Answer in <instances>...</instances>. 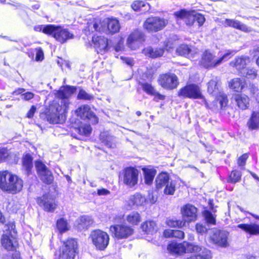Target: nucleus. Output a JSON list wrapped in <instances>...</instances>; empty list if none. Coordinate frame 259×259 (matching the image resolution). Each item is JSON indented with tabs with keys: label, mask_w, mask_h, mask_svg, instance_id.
<instances>
[{
	"label": "nucleus",
	"mask_w": 259,
	"mask_h": 259,
	"mask_svg": "<svg viewBox=\"0 0 259 259\" xmlns=\"http://www.w3.org/2000/svg\"><path fill=\"white\" fill-rule=\"evenodd\" d=\"M45 33L52 34L59 42L63 44L69 39L73 38V34L67 29L63 28L60 26L47 25L44 29Z\"/></svg>",
	"instance_id": "obj_5"
},
{
	"label": "nucleus",
	"mask_w": 259,
	"mask_h": 259,
	"mask_svg": "<svg viewBox=\"0 0 259 259\" xmlns=\"http://www.w3.org/2000/svg\"><path fill=\"white\" fill-rule=\"evenodd\" d=\"M169 181L168 175L166 172H161L156 178V187L158 189H161Z\"/></svg>",
	"instance_id": "obj_33"
},
{
	"label": "nucleus",
	"mask_w": 259,
	"mask_h": 259,
	"mask_svg": "<svg viewBox=\"0 0 259 259\" xmlns=\"http://www.w3.org/2000/svg\"><path fill=\"white\" fill-rule=\"evenodd\" d=\"M35 166L41 180L47 184H51L54 177L48 167L40 161H35Z\"/></svg>",
	"instance_id": "obj_15"
},
{
	"label": "nucleus",
	"mask_w": 259,
	"mask_h": 259,
	"mask_svg": "<svg viewBox=\"0 0 259 259\" xmlns=\"http://www.w3.org/2000/svg\"><path fill=\"white\" fill-rule=\"evenodd\" d=\"M228 235V232L226 231L215 229L213 231L210 238L215 244L222 247H227L229 246Z\"/></svg>",
	"instance_id": "obj_16"
},
{
	"label": "nucleus",
	"mask_w": 259,
	"mask_h": 259,
	"mask_svg": "<svg viewBox=\"0 0 259 259\" xmlns=\"http://www.w3.org/2000/svg\"><path fill=\"white\" fill-rule=\"evenodd\" d=\"M226 27H232L245 32L251 31V28L237 20L226 19L223 22Z\"/></svg>",
	"instance_id": "obj_26"
},
{
	"label": "nucleus",
	"mask_w": 259,
	"mask_h": 259,
	"mask_svg": "<svg viewBox=\"0 0 259 259\" xmlns=\"http://www.w3.org/2000/svg\"><path fill=\"white\" fill-rule=\"evenodd\" d=\"M110 230L118 239L127 238L134 233L133 227L125 224L112 225L110 227Z\"/></svg>",
	"instance_id": "obj_10"
},
{
	"label": "nucleus",
	"mask_w": 259,
	"mask_h": 259,
	"mask_svg": "<svg viewBox=\"0 0 259 259\" xmlns=\"http://www.w3.org/2000/svg\"><path fill=\"white\" fill-rule=\"evenodd\" d=\"M23 182L18 176L7 171L0 173V188L4 191L16 194L21 191Z\"/></svg>",
	"instance_id": "obj_1"
},
{
	"label": "nucleus",
	"mask_w": 259,
	"mask_h": 259,
	"mask_svg": "<svg viewBox=\"0 0 259 259\" xmlns=\"http://www.w3.org/2000/svg\"><path fill=\"white\" fill-rule=\"evenodd\" d=\"M173 231L174 230L170 229L166 230L164 231L163 235L167 238L173 237Z\"/></svg>",
	"instance_id": "obj_64"
},
{
	"label": "nucleus",
	"mask_w": 259,
	"mask_h": 259,
	"mask_svg": "<svg viewBox=\"0 0 259 259\" xmlns=\"http://www.w3.org/2000/svg\"><path fill=\"white\" fill-rule=\"evenodd\" d=\"M100 139L102 141V142L107 147L110 148L113 147L114 144L112 142L113 138L112 136L106 135L105 133H102L100 135Z\"/></svg>",
	"instance_id": "obj_45"
},
{
	"label": "nucleus",
	"mask_w": 259,
	"mask_h": 259,
	"mask_svg": "<svg viewBox=\"0 0 259 259\" xmlns=\"http://www.w3.org/2000/svg\"><path fill=\"white\" fill-rule=\"evenodd\" d=\"M144 175L145 182L147 185H151L156 174V170L154 168L144 167L142 168Z\"/></svg>",
	"instance_id": "obj_36"
},
{
	"label": "nucleus",
	"mask_w": 259,
	"mask_h": 259,
	"mask_svg": "<svg viewBox=\"0 0 259 259\" xmlns=\"http://www.w3.org/2000/svg\"><path fill=\"white\" fill-rule=\"evenodd\" d=\"M32 158L31 156L29 154H26L23 159V167L27 171V174L29 175L32 167Z\"/></svg>",
	"instance_id": "obj_41"
},
{
	"label": "nucleus",
	"mask_w": 259,
	"mask_h": 259,
	"mask_svg": "<svg viewBox=\"0 0 259 259\" xmlns=\"http://www.w3.org/2000/svg\"><path fill=\"white\" fill-rule=\"evenodd\" d=\"M199 249L197 251H190V253H197V256L201 259H211L212 258V254L211 251L205 248H202L198 245Z\"/></svg>",
	"instance_id": "obj_40"
},
{
	"label": "nucleus",
	"mask_w": 259,
	"mask_h": 259,
	"mask_svg": "<svg viewBox=\"0 0 259 259\" xmlns=\"http://www.w3.org/2000/svg\"><path fill=\"white\" fill-rule=\"evenodd\" d=\"M180 97L190 99H203L206 107H208L207 102L203 96L200 88L196 84H189L181 89L178 92Z\"/></svg>",
	"instance_id": "obj_6"
},
{
	"label": "nucleus",
	"mask_w": 259,
	"mask_h": 259,
	"mask_svg": "<svg viewBox=\"0 0 259 259\" xmlns=\"http://www.w3.org/2000/svg\"><path fill=\"white\" fill-rule=\"evenodd\" d=\"M36 54V61H42L44 59V53L42 49L40 48H37Z\"/></svg>",
	"instance_id": "obj_57"
},
{
	"label": "nucleus",
	"mask_w": 259,
	"mask_h": 259,
	"mask_svg": "<svg viewBox=\"0 0 259 259\" xmlns=\"http://www.w3.org/2000/svg\"><path fill=\"white\" fill-rule=\"evenodd\" d=\"M16 239L9 231L3 234L1 238L2 246L8 250L14 249L16 245Z\"/></svg>",
	"instance_id": "obj_21"
},
{
	"label": "nucleus",
	"mask_w": 259,
	"mask_h": 259,
	"mask_svg": "<svg viewBox=\"0 0 259 259\" xmlns=\"http://www.w3.org/2000/svg\"><path fill=\"white\" fill-rule=\"evenodd\" d=\"M249 130L253 131L259 128V105L253 111L247 123Z\"/></svg>",
	"instance_id": "obj_27"
},
{
	"label": "nucleus",
	"mask_w": 259,
	"mask_h": 259,
	"mask_svg": "<svg viewBox=\"0 0 259 259\" xmlns=\"http://www.w3.org/2000/svg\"><path fill=\"white\" fill-rule=\"evenodd\" d=\"M158 81L159 84L165 89H175L179 84L178 77L174 73L161 74L159 76Z\"/></svg>",
	"instance_id": "obj_14"
},
{
	"label": "nucleus",
	"mask_w": 259,
	"mask_h": 259,
	"mask_svg": "<svg viewBox=\"0 0 259 259\" xmlns=\"http://www.w3.org/2000/svg\"><path fill=\"white\" fill-rule=\"evenodd\" d=\"M37 202L40 206L47 211H53L56 207L54 199L49 195H45L38 198Z\"/></svg>",
	"instance_id": "obj_20"
},
{
	"label": "nucleus",
	"mask_w": 259,
	"mask_h": 259,
	"mask_svg": "<svg viewBox=\"0 0 259 259\" xmlns=\"http://www.w3.org/2000/svg\"><path fill=\"white\" fill-rule=\"evenodd\" d=\"M152 96H154V100H163L165 99L164 95H161L156 91H155L154 94H152Z\"/></svg>",
	"instance_id": "obj_62"
},
{
	"label": "nucleus",
	"mask_w": 259,
	"mask_h": 259,
	"mask_svg": "<svg viewBox=\"0 0 259 259\" xmlns=\"http://www.w3.org/2000/svg\"><path fill=\"white\" fill-rule=\"evenodd\" d=\"M247 90L249 91L250 95L255 99L258 105L259 104V89L254 84L250 83L247 87Z\"/></svg>",
	"instance_id": "obj_42"
},
{
	"label": "nucleus",
	"mask_w": 259,
	"mask_h": 259,
	"mask_svg": "<svg viewBox=\"0 0 259 259\" xmlns=\"http://www.w3.org/2000/svg\"><path fill=\"white\" fill-rule=\"evenodd\" d=\"M206 222L210 225H215L216 223L215 218L208 210H205L203 212Z\"/></svg>",
	"instance_id": "obj_48"
},
{
	"label": "nucleus",
	"mask_w": 259,
	"mask_h": 259,
	"mask_svg": "<svg viewBox=\"0 0 259 259\" xmlns=\"http://www.w3.org/2000/svg\"><path fill=\"white\" fill-rule=\"evenodd\" d=\"M237 227L251 235H259V225L255 223L240 224Z\"/></svg>",
	"instance_id": "obj_29"
},
{
	"label": "nucleus",
	"mask_w": 259,
	"mask_h": 259,
	"mask_svg": "<svg viewBox=\"0 0 259 259\" xmlns=\"http://www.w3.org/2000/svg\"><path fill=\"white\" fill-rule=\"evenodd\" d=\"M243 74H245V77L250 79H254L257 76L256 71L255 69H248L246 72H243Z\"/></svg>",
	"instance_id": "obj_53"
},
{
	"label": "nucleus",
	"mask_w": 259,
	"mask_h": 259,
	"mask_svg": "<svg viewBox=\"0 0 259 259\" xmlns=\"http://www.w3.org/2000/svg\"><path fill=\"white\" fill-rule=\"evenodd\" d=\"M241 178V173L237 170H233L229 177L228 182L230 183H235L238 182Z\"/></svg>",
	"instance_id": "obj_49"
},
{
	"label": "nucleus",
	"mask_w": 259,
	"mask_h": 259,
	"mask_svg": "<svg viewBox=\"0 0 259 259\" xmlns=\"http://www.w3.org/2000/svg\"><path fill=\"white\" fill-rule=\"evenodd\" d=\"M9 156V150L5 148L0 149V160L4 161Z\"/></svg>",
	"instance_id": "obj_55"
},
{
	"label": "nucleus",
	"mask_w": 259,
	"mask_h": 259,
	"mask_svg": "<svg viewBox=\"0 0 259 259\" xmlns=\"http://www.w3.org/2000/svg\"><path fill=\"white\" fill-rule=\"evenodd\" d=\"M76 247L77 242L75 239L71 238L68 239L64 242L61 249L60 257L62 259H74Z\"/></svg>",
	"instance_id": "obj_13"
},
{
	"label": "nucleus",
	"mask_w": 259,
	"mask_h": 259,
	"mask_svg": "<svg viewBox=\"0 0 259 259\" xmlns=\"http://www.w3.org/2000/svg\"><path fill=\"white\" fill-rule=\"evenodd\" d=\"M127 222L132 226L138 225L142 221L141 214L136 211H133L125 217Z\"/></svg>",
	"instance_id": "obj_31"
},
{
	"label": "nucleus",
	"mask_w": 259,
	"mask_h": 259,
	"mask_svg": "<svg viewBox=\"0 0 259 259\" xmlns=\"http://www.w3.org/2000/svg\"><path fill=\"white\" fill-rule=\"evenodd\" d=\"M168 23V20L158 17L147 18L144 23V29L148 32H157L162 29Z\"/></svg>",
	"instance_id": "obj_9"
},
{
	"label": "nucleus",
	"mask_w": 259,
	"mask_h": 259,
	"mask_svg": "<svg viewBox=\"0 0 259 259\" xmlns=\"http://www.w3.org/2000/svg\"><path fill=\"white\" fill-rule=\"evenodd\" d=\"M196 230L198 233L203 234L207 231V229L205 226L200 224H197L195 227Z\"/></svg>",
	"instance_id": "obj_56"
},
{
	"label": "nucleus",
	"mask_w": 259,
	"mask_h": 259,
	"mask_svg": "<svg viewBox=\"0 0 259 259\" xmlns=\"http://www.w3.org/2000/svg\"><path fill=\"white\" fill-rule=\"evenodd\" d=\"M103 23L101 24V27L97 22L91 23L89 25V30L91 32L100 31L103 32V29H104V27H103Z\"/></svg>",
	"instance_id": "obj_52"
},
{
	"label": "nucleus",
	"mask_w": 259,
	"mask_h": 259,
	"mask_svg": "<svg viewBox=\"0 0 259 259\" xmlns=\"http://www.w3.org/2000/svg\"><path fill=\"white\" fill-rule=\"evenodd\" d=\"M123 41L122 40H120L115 46L114 49L116 52H119L123 49Z\"/></svg>",
	"instance_id": "obj_60"
},
{
	"label": "nucleus",
	"mask_w": 259,
	"mask_h": 259,
	"mask_svg": "<svg viewBox=\"0 0 259 259\" xmlns=\"http://www.w3.org/2000/svg\"><path fill=\"white\" fill-rule=\"evenodd\" d=\"M77 99L79 100H91L94 99V96L88 94L83 90H80L77 95Z\"/></svg>",
	"instance_id": "obj_50"
},
{
	"label": "nucleus",
	"mask_w": 259,
	"mask_h": 259,
	"mask_svg": "<svg viewBox=\"0 0 259 259\" xmlns=\"http://www.w3.org/2000/svg\"><path fill=\"white\" fill-rule=\"evenodd\" d=\"M98 195H107L110 193V191L105 189H98L97 191Z\"/></svg>",
	"instance_id": "obj_63"
},
{
	"label": "nucleus",
	"mask_w": 259,
	"mask_h": 259,
	"mask_svg": "<svg viewBox=\"0 0 259 259\" xmlns=\"http://www.w3.org/2000/svg\"><path fill=\"white\" fill-rule=\"evenodd\" d=\"M145 41L144 33L139 30H135L128 36L127 45L132 50H136L142 46Z\"/></svg>",
	"instance_id": "obj_12"
},
{
	"label": "nucleus",
	"mask_w": 259,
	"mask_h": 259,
	"mask_svg": "<svg viewBox=\"0 0 259 259\" xmlns=\"http://www.w3.org/2000/svg\"><path fill=\"white\" fill-rule=\"evenodd\" d=\"M107 27H104L103 32L106 33L113 34L119 31L120 26L118 21L116 19H106L103 21Z\"/></svg>",
	"instance_id": "obj_22"
},
{
	"label": "nucleus",
	"mask_w": 259,
	"mask_h": 259,
	"mask_svg": "<svg viewBox=\"0 0 259 259\" xmlns=\"http://www.w3.org/2000/svg\"><path fill=\"white\" fill-rule=\"evenodd\" d=\"M235 52L233 51H227V52L221 56L218 59L215 58V56L210 51L206 50L202 55L201 63L205 68L215 67L231 58Z\"/></svg>",
	"instance_id": "obj_3"
},
{
	"label": "nucleus",
	"mask_w": 259,
	"mask_h": 259,
	"mask_svg": "<svg viewBox=\"0 0 259 259\" xmlns=\"http://www.w3.org/2000/svg\"><path fill=\"white\" fill-rule=\"evenodd\" d=\"M138 177V170L133 167H128L123 170L121 179L125 185L132 188L137 184Z\"/></svg>",
	"instance_id": "obj_11"
},
{
	"label": "nucleus",
	"mask_w": 259,
	"mask_h": 259,
	"mask_svg": "<svg viewBox=\"0 0 259 259\" xmlns=\"http://www.w3.org/2000/svg\"><path fill=\"white\" fill-rule=\"evenodd\" d=\"M167 225L170 227L182 228L185 225V222L181 220L170 219L166 221Z\"/></svg>",
	"instance_id": "obj_47"
},
{
	"label": "nucleus",
	"mask_w": 259,
	"mask_h": 259,
	"mask_svg": "<svg viewBox=\"0 0 259 259\" xmlns=\"http://www.w3.org/2000/svg\"><path fill=\"white\" fill-rule=\"evenodd\" d=\"M142 228L147 234H152L157 231L156 224L153 221L144 222L142 225Z\"/></svg>",
	"instance_id": "obj_37"
},
{
	"label": "nucleus",
	"mask_w": 259,
	"mask_h": 259,
	"mask_svg": "<svg viewBox=\"0 0 259 259\" xmlns=\"http://www.w3.org/2000/svg\"><path fill=\"white\" fill-rule=\"evenodd\" d=\"M174 15L178 19L184 20L187 25L190 26L196 24L200 27L205 21L204 17L195 11L182 10L175 12Z\"/></svg>",
	"instance_id": "obj_4"
},
{
	"label": "nucleus",
	"mask_w": 259,
	"mask_h": 259,
	"mask_svg": "<svg viewBox=\"0 0 259 259\" xmlns=\"http://www.w3.org/2000/svg\"><path fill=\"white\" fill-rule=\"evenodd\" d=\"M89 238L96 248L101 250H104L107 247L109 242L108 234L100 230H95L92 231Z\"/></svg>",
	"instance_id": "obj_8"
},
{
	"label": "nucleus",
	"mask_w": 259,
	"mask_h": 259,
	"mask_svg": "<svg viewBox=\"0 0 259 259\" xmlns=\"http://www.w3.org/2000/svg\"><path fill=\"white\" fill-rule=\"evenodd\" d=\"M56 226L58 230L61 234L68 231L70 228L67 221L64 218H61L57 220Z\"/></svg>",
	"instance_id": "obj_38"
},
{
	"label": "nucleus",
	"mask_w": 259,
	"mask_h": 259,
	"mask_svg": "<svg viewBox=\"0 0 259 259\" xmlns=\"http://www.w3.org/2000/svg\"><path fill=\"white\" fill-rule=\"evenodd\" d=\"M76 88L73 86L66 85L62 87L57 93V96L60 99L57 103L61 104L62 102H67L66 108L68 109L70 104L69 98L76 91Z\"/></svg>",
	"instance_id": "obj_18"
},
{
	"label": "nucleus",
	"mask_w": 259,
	"mask_h": 259,
	"mask_svg": "<svg viewBox=\"0 0 259 259\" xmlns=\"http://www.w3.org/2000/svg\"><path fill=\"white\" fill-rule=\"evenodd\" d=\"M77 227L79 230L87 229L94 223L92 218L88 215H83L78 218L77 220Z\"/></svg>",
	"instance_id": "obj_32"
},
{
	"label": "nucleus",
	"mask_w": 259,
	"mask_h": 259,
	"mask_svg": "<svg viewBox=\"0 0 259 259\" xmlns=\"http://www.w3.org/2000/svg\"><path fill=\"white\" fill-rule=\"evenodd\" d=\"M218 77H213L208 83V92L209 94L215 95L219 92Z\"/></svg>",
	"instance_id": "obj_39"
},
{
	"label": "nucleus",
	"mask_w": 259,
	"mask_h": 259,
	"mask_svg": "<svg viewBox=\"0 0 259 259\" xmlns=\"http://www.w3.org/2000/svg\"><path fill=\"white\" fill-rule=\"evenodd\" d=\"M245 80L239 78H235L229 83L230 88L235 92H241L245 85Z\"/></svg>",
	"instance_id": "obj_34"
},
{
	"label": "nucleus",
	"mask_w": 259,
	"mask_h": 259,
	"mask_svg": "<svg viewBox=\"0 0 259 259\" xmlns=\"http://www.w3.org/2000/svg\"><path fill=\"white\" fill-rule=\"evenodd\" d=\"M131 7L134 11H137L141 10L143 7H146L144 10H148L150 7L145 1H136L132 3Z\"/></svg>",
	"instance_id": "obj_43"
},
{
	"label": "nucleus",
	"mask_w": 259,
	"mask_h": 259,
	"mask_svg": "<svg viewBox=\"0 0 259 259\" xmlns=\"http://www.w3.org/2000/svg\"><path fill=\"white\" fill-rule=\"evenodd\" d=\"M129 202L130 204H132L133 205L142 206L146 202V199L141 194L137 193L130 197Z\"/></svg>",
	"instance_id": "obj_35"
},
{
	"label": "nucleus",
	"mask_w": 259,
	"mask_h": 259,
	"mask_svg": "<svg viewBox=\"0 0 259 259\" xmlns=\"http://www.w3.org/2000/svg\"><path fill=\"white\" fill-rule=\"evenodd\" d=\"M120 58L123 61V62L126 63L127 65H129L130 66H132L134 64V60L132 58L124 57L122 56H121Z\"/></svg>",
	"instance_id": "obj_59"
},
{
	"label": "nucleus",
	"mask_w": 259,
	"mask_h": 259,
	"mask_svg": "<svg viewBox=\"0 0 259 259\" xmlns=\"http://www.w3.org/2000/svg\"><path fill=\"white\" fill-rule=\"evenodd\" d=\"M199 249L197 245L187 241H184L181 243L172 242L167 246V250L170 253L178 255L187 252L190 253V251H197Z\"/></svg>",
	"instance_id": "obj_7"
},
{
	"label": "nucleus",
	"mask_w": 259,
	"mask_h": 259,
	"mask_svg": "<svg viewBox=\"0 0 259 259\" xmlns=\"http://www.w3.org/2000/svg\"><path fill=\"white\" fill-rule=\"evenodd\" d=\"M22 98L25 100L28 101L32 99L34 97V94L31 92H27L22 94Z\"/></svg>",
	"instance_id": "obj_61"
},
{
	"label": "nucleus",
	"mask_w": 259,
	"mask_h": 259,
	"mask_svg": "<svg viewBox=\"0 0 259 259\" xmlns=\"http://www.w3.org/2000/svg\"><path fill=\"white\" fill-rule=\"evenodd\" d=\"M67 102L61 104L55 103L51 105L46 113V120L52 124H62L66 119V113L68 109L66 108Z\"/></svg>",
	"instance_id": "obj_2"
},
{
	"label": "nucleus",
	"mask_w": 259,
	"mask_h": 259,
	"mask_svg": "<svg viewBox=\"0 0 259 259\" xmlns=\"http://www.w3.org/2000/svg\"><path fill=\"white\" fill-rule=\"evenodd\" d=\"M177 52L181 56L193 59L198 56V50L187 45H182L177 49Z\"/></svg>",
	"instance_id": "obj_23"
},
{
	"label": "nucleus",
	"mask_w": 259,
	"mask_h": 259,
	"mask_svg": "<svg viewBox=\"0 0 259 259\" xmlns=\"http://www.w3.org/2000/svg\"><path fill=\"white\" fill-rule=\"evenodd\" d=\"M248 158V154L244 153L240 156L237 160V163L239 166H244L245 165L246 161Z\"/></svg>",
	"instance_id": "obj_54"
},
{
	"label": "nucleus",
	"mask_w": 259,
	"mask_h": 259,
	"mask_svg": "<svg viewBox=\"0 0 259 259\" xmlns=\"http://www.w3.org/2000/svg\"><path fill=\"white\" fill-rule=\"evenodd\" d=\"M249 62L250 59L248 57L241 56L231 61L230 65L235 68L240 73H243L245 67Z\"/></svg>",
	"instance_id": "obj_25"
},
{
	"label": "nucleus",
	"mask_w": 259,
	"mask_h": 259,
	"mask_svg": "<svg viewBox=\"0 0 259 259\" xmlns=\"http://www.w3.org/2000/svg\"><path fill=\"white\" fill-rule=\"evenodd\" d=\"M77 130L80 135L88 136L91 133L92 128L89 124H83L78 127Z\"/></svg>",
	"instance_id": "obj_46"
},
{
	"label": "nucleus",
	"mask_w": 259,
	"mask_h": 259,
	"mask_svg": "<svg viewBox=\"0 0 259 259\" xmlns=\"http://www.w3.org/2000/svg\"><path fill=\"white\" fill-rule=\"evenodd\" d=\"M77 116L83 120L88 119L92 123L96 124L98 122V119L88 105H82L77 108L75 111Z\"/></svg>",
	"instance_id": "obj_17"
},
{
	"label": "nucleus",
	"mask_w": 259,
	"mask_h": 259,
	"mask_svg": "<svg viewBox=\"0 0 259 259\" xmlns=\"http://www.w3.org/2000/svg\"><path fill=\"white\" fill-rule=\"evenodd\" d=\"M164 50L162 48H153L151 47H148L143 50V54L152 58L162 56Z\"/></svg>",
	"instance_id": "obj_30"
},
{
	"label": "nucleus",
	"mask_w": 259,
	"mask_h": 259,
	"mask_svg": "<svg viewBox=\"0 0 259 259\" xmlns=\"http://www.w3.org/2000/svg\"><path fill=\"white\" fill-rule=\"evenodd\" d=\"M176 182L174 181H170L165 186L163 193L165 195H172L176 191Z\"/></svg>",
	"instance_id": "obj_44"
},
{
	"label": "nucleus",
	"mask_w": 259,
	"mask_h": 259,
	"mask_svg": "<svg viewBox=\"0 0 259 259\" xmlns=\"http://www.w3.org/2000/svg\"><path fill=\"white\" fill-rule=\"evenodd\" d=\"M234 100L238 107L242 110H245L249 106V98L245 94H237L234 96Z\"/></svg>",
	"instance_id": "obj_28"
},
{
	"label": "nucleus",
	"mask_w": 259,
	"mask_h": 259,
	"mask_svg": "<svg viewBox=\"0 0 259 259\" xmlns=\"http://www.w3.org/2000/svg\"><path fill=\"white\" fill-rule=\"evenodd\" d=\"M172 237L178 238L179 239H183L184 237V233L181 230H174Z\"/></svg>",
	"instance_id": "obj_58"
},
{
	"label": "nucleus",
	"mask_w": 259,
	"mask_h": 259,
	"mask_svg": "<svg viewBox=\"0 0 259 259\" xmlns=\"http://www.w3.org/2000/svg\"><path fill=\"white\" fill-rule=\"evenodd\" d=\"M142 89L148 95H152L156 91L154 88L150 83L147 82L143 83L141 84Z\"/></svg>",
	"instance_id": "obj_51"
},
{
	"label": "nucleus",
	"mask_w": 259,
	"mask_h": 259,
	"mask_svg": "<svg viewBox=\"0 0 259 259\" xmlns=\"http://www.w3.org/2000/svg\"><path fill=\"white\" fill-rule=\"evenodd\" d=\"M92 41L98 52H105L108 50V39L105 37L94 35L92 38Z\"/></svg>",
	"instance_id": "obj_24"
},
{
	"label": "nucleus",
	"mask_w": 259,
	"mask_h": 259,
	"mask_svg": "<svg viewBox=\"0 0 259 259\" xmlns=\"http://www.w3.org/2000/svg\"><path fill=\"white\" fill-rule=\"evenodd\" d=\"M184 221L186 223L194 222L196 220L197 217V209L194 205L187 204L181 209Z\"/></svg>",
	"instance_id": "obj_19"
}]
</instances>
